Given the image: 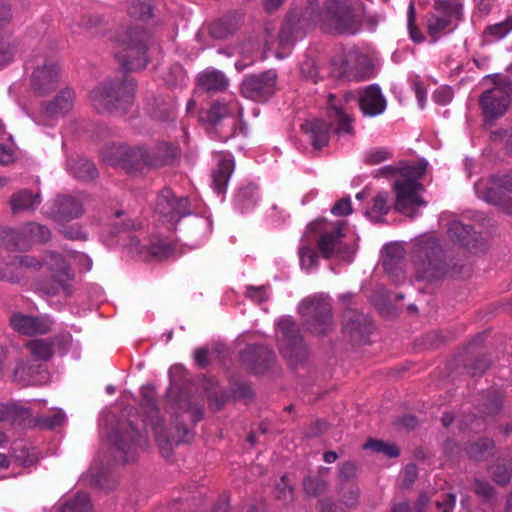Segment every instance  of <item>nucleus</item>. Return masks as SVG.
<instances>
[{
    "mask_svg": "<svg viewBox=\"0 0 512 512\" xmlns=\"http://www.w3.org/2000/svg\"><path fill=\"white\" fill-rule=\"evenodd\" d=\"M448 234L452 240L457 241L462 245H468L469 239L472 235V227L454 220L449 224Z\"/></svg>",
    "mask_w": 512,
    "mask_h": 512,
    "instance_id": "43",
    "label": "nucleus"
},
{
    "mask_svg": "<svg viewBox=\"0 0 512 512\" xmlns=\"http://www.w3.org/2000/svg\"><path fill=\"white\" fill-rule=\"evenodd\" d=\"M276 337L280 353L292 366L304 362L308 350L303 343L296 323L288 317H283L277 325Z\"/></svg>",
    "mask_w": 512,
    "mask_h": 512,
    "instance_id": "9",
    "label": "nucleus"
},
{
    "mask_svg": "<svg viewBox=\"0 0 512 512\" xmlns=\"http://www.w3.org/2000/svg\"><path fill=\"white\" fill-rule=\"evenodd\" d=\"M234 27L225 19H220L211 24L209 32L213 38L224 39L232 34Z\"/></svg>",
    "mask_w": 512,
    "mask_h": 512,
    "instance_id": "54",
    "label": "nucleus"
},
{
    "mask_svg": "<svg viewBox=\"0 0 512 512\" xmlns=\"http://www.w3.org/2000/svg\"><path fill=\"white\" fill-rule=\"evenodd\" d=\"M19 240L26 243L45 242L50 238V231L47 227L31 222L21 227L18 233Z\"/></svg>",
    "mask_w": 512,
    "mask_h": 512,
    "instance_id": "32",
    "label": "nucleus"
},
{
    "mask_svg": "<svg viewBox=\"0 0 512 512\" xmlns=\"http://www.w3.org/2000/svg\"><path fill=\"white\" fill-rule=\"evenodd\" d=\"M318 24L325 26V6L321 7L317 0H308L302 11L291 12L287 16L279 33L280 47L290 49L298 38Z\"/></svg>",
    "mask_w": 512,
    "mask_h": 512,
    "instance_id": "4",
    "label": "nucleus"
},
{
    "mask_svg": "<svg viewBox=\"0 0 512 512\" xmlns=\"http://www.w3.org/2000/svg\"><path fill=\"white\" fill-rule=\"evenodd\" d=\"M42 265L41 261L31 255H20L14 257V259L6 265L4 269L0 271V279L16 282L20 279L19 273H13L14 269L26 268V269H38Z\"/></svg>",
    "mask_w": 512,
    "mask_h": 512,
    "instance_id": "28",
    "label": "nucleus"
},
{
    "mask_svg": "<svg viewBox=\"0 0 512 512\" xmlns=\"http://www.w3.org/2000/svg\"><path fill=\"white\" fill-rule=\"evenodd\" d=\"M300 71L305 78L312 80L314 83L317 82L318 70L311 60L304 61L300 66Z\"/></svg>",
    "mask_w": 512,
    "mask_h": 512,
    "instance_id": "64",
    "label": "nucleus"
},
{
    "mask_svg": "<svg viewBox=\"0 0 512 512\" xmlns=\"http://www.w3.org/2000/svg\"><path fill=\"white\" fill-rule=\"evenodd\" d=\"M10 325L13 330L22 335L35 336L48 333L53 321L47 315L31 316L17 312L10 316Z\"/></svg>",
    "mask_w": 512,
    "mask_h": 512,
    "instance_id": "20",
    "label": "nucleus"
},
{
    "mask_svg": "<svg viewBox=\"0 0 512 512\" xmlns=\"http://www.w3.org/2000/svg\"><path fill=\"white\" fill-rule=\"evenodd\" d=\"M148 35L140 29L129 30L120 41L116 58L126 71L144 69L148 63Z\"/></svg>",
    "mask_w": 512,
    "mask_h": 512,
    "instance_id": "7",
    "label": "nucleus"
},
{
    "mask_svg": "<svg viewBox=\"0 0 512 512\" xmlns=\"http://www.w3.org/2000/svg\"><path fill=\"white\" fill-rule=\"evenodd\" d=\"M109 438L116 449L115 458L124 463L134 461L148 444L146 435L129 421L121 422Z\"/></svg>",
    "mask_w": 512,
    "mask_h": 512,
    "instance_id": "8",
    "label": "nucleus"
},
{
    "mask_svg": "<svg viewBox=\"0 0 512 512\" xmlns=\"http://www.w3.org/2000/svg\"><path fill=\"white\" fill-rule=\"evenodd\" d=\"M330 109L331 116H333L339 122V130L343 132H349L350 130V118L345 113L340 101L332 94L329 95L327 101Z\"/></svg>",
    "mask_w": 512,
    "mask_h": 512,
    "instance_id": "41",
    "label": "nucleus"
},
{
    "mask_svg": "<svg viewBox=\"0 0 512 512\" xmlns=\"http://www.w3.org/2000/svg\"><path fill=\"white\" fill-rule=\"evenodd\" d=\"M198 86L206 91H224L229 85L228 78L223 72L206 69L197 76Z\"/></svg>",
    "mask_w": 512,
    "mask_h": 512,
    "instance_id": "30",
    "label": "nucleus"
},
{
    "mask_svg": "<svg viewBox=\"0 0 512 512\" xmlns=\"http://www.w3.org/2000/svg\"><path fill=\"white\" fill-rule=\"evenodd\" d=\"M82 204L74 197L63 196L58 200L55 218L57 221H68L82 215Z\"/></svg>",
    "mask_w": 512,
    "mask_h": 512,
    "instance_id": "31",
    "label": "nucleus"
},
{
    "mask_svg": "<svg viewBox=\"0 0 512 512\" xmlns=\"http://www.w3.org/2000/svg\"><path fill=\"white\" fill-rule=\"evenodd\" d=\"M241 358L253 372L260 374L270 366L275 355L273 351L267 347L249 346L244 350Z\"/></svg>",
    "mask_w": 512,
    "mask_h": 512,
    "instance_id": "24",
    "label": "nucleus"
},
{
    "mask_svg": "<svg viewBox=\"0 0 512 512\" xmlns=\"http://www.w3.org/2000/svg\"><path fill=\"white\" fill-rule=\"evenodd\" d=\"M372 65L370 59L358 52H349L339 63L333 64L332 74L336 78L347 81H362L371 75Z\"/></svg>",
    "mask_w": 512,
    "mask_h": 512,
    "instance_id": "17",
    "label": "nucleus"
},
{
    "mask_svg": "<svg viewBox=\"0 0 512 512\" xmlns=\"http://www.w3.org/2000/svg\"><path fill=\"white\" fill-rule=\"evenodd\" d=\"M128 13L132 18L147 20L152 16V7L146 0H132Z\"/></svg>",
    "mask_w": 512,
    "mask_h": 512,
    "instance_id": "50",
    "label": "nucleus"
},
{
    "mask_svg": "<svg viewBox=\"0 0 512 512\" xmlns=\"http://www.w3.org/2000/svg\"><path fill=\"white\" fill-rule=\"evenodd\" d=\"M344 221L327 222L325 219L317 220L309 225V229L319 233L318 249L324 258L332 257L340 250L344 237Z\"/></svg>",
    "mask_w": 512,
    "mask_h": 512,
    "instance_id": "16",
    "label": "nucleus"
},
{
    "mask_svg": "<svg viewBox=\"0 0 512 512\" xmlns=\"http://www.w3.org/2000/svg\"><path fill=\"white\" fill-rule=\"evenodd\" d=\"M46 374L47 371L42 365L19 364L14 370V379L23 385H35L40 383L34 374Z\"/></svg>",
    "mask_w": 512,
    "mask_h": 512,
    "instance_id": "36",
    "label": "nucleus"
},
{
    "mask_svg": "<svg viewBox=\"0 0 512 512\" xmlns=\"http://www.w3.org/2000/svg\"><path fill=\"white\" fill-rule=\"evenodd\" d=\"M73 101L74 93L71 89L61 90L51 102L41 109L37 123L51 125L52 118L63 115L72 109Z\"/></svg>",
    "mask_w": 512,
    "mask_h": 512,
    "instance_id": "22",
    "label": "nucleus"
},
{
    "mask_svg": "<svg viewBox=\"0 0 512 512\" xmlns=\"http://www.w3.org/2000/svg\"><path fill=\"white\" fill-rule=\"evenodd\" d=\"M331 212L335 216H346L351 214L352 206L350 198H342L341 200L337 201L333 205Z\"/></svg>",
    "mask_w": 512,
    "mask_h": 512,
    "instance_id": "61",
    "label": "nucleus"
},
{
    "mask_svg": "<svg viewBox=\"0 0 512 512\" xmlns=\"http://www.w3.org/2000/svg\"><path fill=\"white\" fill-rule=\"evenodd\" d=\"M299 313L306 317L307 329L316 335L327 333L333 325L330 302L324 297H308L299 307Z\"/></svg>",
    "mask_w": 512,
    "mask_h": 512,
    "instance_id": "13",
    "label": "nucleus"
},
{
    "mask_svg": "<svg viewBox=\"0 0 512 512\" xmlns=\"http://www.w3.org/2000/svg\"><path fill=\"white\" fill-rule=\"evenodd\" d=\"M154 212L159 219L174 226L181 218L190 214L187 197H178L169 188L162 189L156 198Z\"/></svg>",
    "mask_w": 512,
    "mask_h": 512,
    "instance_id": "14",
    "label": "nucleus"
},
{
    "mask_svg": "<svg viewBox=\"0 0 512 512\" xmlns=\"http://www.w3.org/2000/svg\"><path fill=\"white\" fill-rule=\"evenodd\" d=\"M53 343L47 339H36L27 342L26 347L37 360L47 361L51 358Z\"/></svg>",
    "mask_w": 512,
    "mask_h": 512,
    "instance_id": "40",
    "label": "nucleus"
},
{
    "mask_svg": "<svg viewBox=\"0 0 512 512\" xmlns=\"http://www.w3.org/2000/svg\"><path fill=\"white\" fill-rule=\"evenodd\" d=\"M234 170V162L231 159H222L212 172L213 186L218 194L224 193L229 178Z\"/></svg>",
    "mask_w": 512,
    "mask_h": 512,
    "instance_id": "34",
    "label": "nucleus"
},
{
    "mask_svg": "<svg viewBox=\"0 0 512 512\" xmlns=\"http://www.w3.org/2000/svg\"><path fill=\"white\" fill-rule=\"evenodd\" d=\"M493 442L490 439H480L466 447L467 455L474 460H482L490 454Z\"/></svg>",
    "mask_w": 512,
    "mask_h": 512,
    "instance_id": "44",
    "label": "nucleus"
},
{
    "mask_svg": "<svg viewBox=\"0 0 512 512\" xmlns=\"http://www.w3.org/2000/svg\"><path fill=\"white\" fill-rule=\"evenodd\" d=\"M44 264L51 272V276L42 284L41 289L49 296H69L74 275L68 260L61 254L50 252L46 255Z\"/></svg>",
    "mask_w": 512,
    "mask_h": 512,
    "instance_id": "10",
    "label": "nucleus"
},
{
    "mask_svg": "<svg viewBox=\"0 0 512 512\" xmlns=\"http://www.w3.org/2000/svg\"><path fill=\"white\" fill-rule=\"evenodd\" d=\"M339 493L341 494L342 502L346 507L354 508L358 505L360 489L357 485H351L348 488L344 485V489H339Z\"/></svg>",
    "mask_w": 512,
    "mask_h": 512,
    "instance_id": "55",
    "label": "nucleus"
},
{
    "mask_svg": "<svg viewBox=\"0 0 512 512\" xmlns=\"http://www.w3.org/2000/svg\"><path fill=\"white\" fill-rule=\"evenodd\" d=\"M427 169V162L424 160L415 163H401L399 166V178L394 182L396 192L395 210L410 218L418 215V208L425 206L426 202L421 198L419 192L424 189L418 182Z\"/></svg>",
    "mask_w": 512,
    "mask_h": 512,
    "instance_id": "2",
    "label": "nucleus"
},
{
    "mask_svg": "<svg viewBox=\"0 0 512 512\" xmlns=\"http://www.w3.org/2000/svg\"><path fill=\"white\" fill-rule=\"evenodd\" d=\"M246 295L257 303L265 302L268 299V294L265 286H249Z\"/></svg>",
    "mask_w": 512,
    "mask_h": 512,
    "instance_id": "62",
    "label": "nucleus"
},
{
    "mask_svg": "<svg viewBox=\"0 0 512 512\" xmlns=\"http://www.w3.org/2000/svg\"><path fill=\"white\" fill-rule=\"evenodd\" d=\"M99 19L92 16H83L79 20L69 24V29L73 34H84L90 32L93 27L98 25Z\"/></svg>",
    "mask_w": 512,
    "mask_h": 512,
    "instance_id": "52",
    "label": "nucleus"
},
{
    "mask_svg": "<svg viewBox=\"0 0 512 512\" xmlns=\"http://www.w3.org/2000/svg\"><path fill=\"white\" fill-rule=\"evenodd\" d=\"M512 30V16L505 21L486 27L484 36L487 41H497L505 37Z\"/></svg>",
    "mask_w": 512,
    "mask_h": 512,
    "instance_id": "45",
    "label": "nucleus"
},
{
    "mask_svg": "<svg viewBox=\"0 0 512 512\" xmlns=\"http://www.w3.org/2000/svg\"><path fill=\"white\" fill-rule=\"evenodd\" d=\"M299 258L303 268L311 269L317 265L318 256L314 249L303 246L299 249Z\"/></svg>",
    "mask_w": 512,
    "mask_h": 512,
    "instance_id": "57",
    "label": "nucleus"
},
{
    "mask_svg": "<svg viewBox=\"0 0 512 512\" xmlns=\"http://www.w3.org/2000/svg\"><path fill=\"white\" fill-rule=\"evenodd\" d=\"M357 473L358 467L354 462L346 461L341 463L338 469V489L343 490L344 485H346L348 482L355 480L357 478Z\"/></svg>",
    "mask_w": 512,
    "mask_h": 512,
    "instance_id": "48",
    "label": "nucleus"
},
{
    "mask_svg": "<svg viewBox=\"0 0 512 512\" xmlns=\"http://www.w3.org/2000/svg\"><path fill=\"white\" fill-rule=\"evenodd\" d=\"M59 80L57 61L52 57L43 58L31 74V88L38 95H46L56 89Z\"/></svg>",
    "mask_w": 512,
    "mask_h": 512,
    "instance_id": "18",
    "label": "nucleus"
},
{
    "mask_svg": "<svg viewBox=\"0 0 512 512\" xmlns=\"http://www.w3.org/2000/svg\"><path fill=\"white\" fill-rule=\"evenodd\" d=\"M16 53L15 46L7 38L0 39V69L8 65Z\"/></svg>",
    "mask_w": 512,
    "mask_h": 512,
    "instance_id": "56",
    "label": "nucleus"
},
{
    "mask_svg": "<svg viewBox=\"0 0 512 512\" xmlns=\"http://www.w3.org/2000/svg\"><path fill=\"white\" fill-rule=\"evenodd\" d=\"M176 250V246L173 242L154 239L149 240V247L147 249V260L150 258H157L159 260L168 259L173 256Z\"/></svg>",
    "mask_w": 512,
    "mask_h": 512,
    "instance_id": "37",
    "label": "nucleus"
},
{
    "mask_svg": "<svg viewBox=\"0 0 512 512\" xmlns=\"http://www.w3.org/2000/svg\"><path fill=\"white\" fill-rule=\"evenodd\" d=\"M135 82L125 76L122 80L105 82L90 92V101L99 112H125L133 104Z\"/></svg>",
    "mask_w": 512,
    "mask_h": 512,
    "instance_id": "3",
    "label": "nucleus"
},
{
    "mask_svg": "<svg viewBox=\"0 0 512 512\" xmlns=\"http://www.w3.org/2000/svg\"><path fill=\"white\" fill-rule=\"evenodd\" d=\"M111 226L113 235L127 233L123 238V245L130 255L140 260H147L149 240L141 239L137 234L131 233V231H136L142 227L140 221L127 217L123 211H116Z\"/></svg>",
    "mask_w": 512,
    "mask_h": 512,
    "instance_id": "12",
    "label": "nucleus"
},
{
    "mask_svg": "<svg viewBox=\"0 0 512 512\" xmlns=\"http://www.w3.org/2000/svg\"><path fill=\"white\" fill-rule=\"evenodd\" d=\"M164 80L169 87L183 86L186 82V73L182 66L173 65L164 76Z\"/></svg>",
    "mask_w": 512,
    "mask_h": 512,
    "instance_id": "53",
    "label": "nucleus"
},
{
    "mask_svg": "<svg viewBox=\"0 0 512 512\" xmlns=\"http://www.w3.org/2000/svg\"><path fill=\"white\" fill-rule=\"evenodd\" d=\"M277 75L268 70L261 74L247 76L241 84L242 94L251 100L260 101L270 97L276 89Z\"/></svg>",
    "mask_w": 512,
    "mask_h": 512,
    "instance_id": "19",
    "label": "nucleus"
},
{
    "mask_svg": "<svg viewBox=\"0 0 512 512\" xmlns=\"http://www.w3.org/2000/svg\"><path fill=\"white\" fill-rule=\"evenodd\" d=\"M460 15V5L457 0H435L434 11L427 16V31L435 40L446 31Z\"/></svg>",
    "mask_w": 512,
    "mask_h": 512,
    "instance_id": "15",
    "label": "nucleus"
},
{
    "mask_svg": "<svg viewBox=\"0 0 512 512\" xmlns=\"http://www.w3.org/2000/svg\"><path fill=\"white\" fill-rule=\"evenodd\" d=\"M328 487V482L317 476H308L303 480V489L308 496L322 495L328 490Z\"/></svg>",
    "mask_w": 512,
    "mask_h": 512,
    "instance_id": "46",
    "label": "nucleus"
},
{
    "mask_svg": "<svg viewBox=\"0 0 512 512\" xmlns=\"http://www.w3.org/2000/svg\"><path fill=\"white\" fill-rule=\"evenodd\" d=\"M10 207L13 214L34 211L41 203L40 194H33L27 189L15 192L10 198Z\"/></svg>",
    "mask_w": 512,
    "mask_h": 512,
    "instance_id": "29",
    "label": "nucleus"
},
{
    "mask_svg": "<svg viewBox=\"0 0 512 512\" xmlns=\"http://www.w3.org/2000/svg\"><path fill=\"white\" fill-rule=\"evenodd\" d=\"M415 7L413 3H410L408 8V30L410 33V37L414 42L423 41L424 37L421 31L415 26Z\"/></svg>",
    "mask_w": 512,
    "mask_h": 512,
    "instance_id": "59",
    "label": "nucleus"
},
{
    "mask_svg": "<svg viewBox=\"0 0 512 512\" xmlns=\"http://www.w3.org/2000/svg\"><path fill=\"white\" fill-rule=\"evenodd\" d=\"M66 421V415L61 409H56L52 412L51 416L43 417L40 424L47 428H55L61 426Z\"/></svg>",
    "mask_w": 512,
    "mask_h": 512,
    "instance_id": "58",
    "label": "nucleus"
},
{
    "mask_svg": "<svg viewBox=\"0 0 512 512\" xmlns=\"http://www.w3.org/2000/svg\"><path fill=\"white\" fill-rule=\"evenodd\" d=\"M68 166L72 174L81 180H92L98 175L94 164L85 158L72 160L68 163Z\"/></svg>",
    "mask_w": 512,
    "mask_h": 512,
    "instance_id": "38",
    "label": "nucleus"
},
{
    "mask_svg": "<svg viewBox=\"0 0 512 512\" xmlns=\"http://www.w3.org/2000/svg\"><path fill=\"white\" fill-rule=\"evenodd\" d=\"M404 255V249L398 243H391L385 246L382 256V265L385 272L400 279L403 276L402 261Z\"/></svg>",
    "mask_w": 512,
    "mask_h": 512,
    "instance_id": "26",
    "label": "nucleus"
},
{
    "mask_svg": "<svg viewBox=\"0 0 512 512\" xmlns=\"http://www.w3.org/2000/svg\"><path fill=\"white\" fill-rule=\"evenodd\" d=\"M486 181L490 187H495V191L502 192L504 195L512 194V171L506 174L492 175L489 179H481Z\"/></svg>",
    "mask_w": 512,
    "mask_h": 512,
    "instance_id": "47",
    "label": "nucleus"
},
{
    "mask_svg": "<svg viewBox=\"0 0 512 512\" xmlns=\"http://www.w3.org/2000/svg\"><path fill=\"white\" fill-rule=\"evenodd\" d=\"M491 475L496 483L506 485L510 482L512 467L508 462L497 463L491 468Z\"/></svg>",
    "mask_w": 512,
    "mask_h": 512,
    "instance_id": "51",
    "label": "nucleus"
},
{
    "mask_svg": "<svg viewBox=\"0 0 512 512\" xmlns=\"http://www.w3.org/2000/svg\"><path fill=\"white\" fill-rule=\"evenodd\" d=\"M492 86L485 89L479 97V106L486 120L502 117L508 110L512 99V83L508 77L493 74L484 78V84Z\"/></svg>",
    "mask_w": 512,
    "mask_h": 512,
    "instance_id": "5",
    "label": "nucleus"
},
{
    "mask_svg": "<svg viewBox=\"0 0 512 512\" xmlns=\"http://www.w3.org/2000/svg\"><path fill=\"white\" fill-rule=\"evenodd\" d=\"M364 448L384 454L388 457H397L399 455V449L395 444L382 440L369 439L364 445Z\"/></svg>",
    "mask_w": 512,
    "mask_h": 512,
    "instance_id": "49",
    "label": "nucleus"
},
{
    "mask_svg": "<svg viewBox=\"0 0 512 512\" xmlns=\"http://www.w3.org/2000/svg\"><path fill=\"white\" fill-rule=\"evenodd\" d=\"M61 233L65 238L70 240H85L86 234L81 230L80 227L77 226H63L61 228Z\"/></svg>",
    "mask_w": 512,
    "mask_h": 512,
    "instance_id": "63",
    "label": "nucleus"
},
{
    "mask_svg": "<svg viewBox=\"0 0 512 512\" xmlns=\"http://www.w3.org/2000/svg\"><path fill=\"white\" fill-rule=\"evenodd\" d=\"M414 265L418 280L435 281L447 273L442 250L436 245H418L414 252Z\"/></svg>",
    "mask_w": 512,
    "mask_h": 512,
    "instance_id": "11",
    "label": "nucleus"
},
{
    "mask_svg": "<svg viewBox=\"0 0 512 512\" xmlns=\"http://www.w3.org/2000/svg\"><path fill=\"white\" fill-rule=\"evenodd\" d=\"M141 393L143 396L142 405L145 407L148 414L146 426L152 428L161 453L168 457L172 451L173 445L189 442L192 439L193 433L186 425V422L195 424L200 421L203 416L202 407L192 402L181 404V411L175 418V434L169 437L162 425L159 411L155 405L154 389L152 387H143Z\"/></svg>",
    "mask_w": 512,
    "mask_h": 512,
    "instance_id": "1",
    "label": "nucleus"
},
{
    "mask_svg": "<svg viewBox=\"0 0 512 512\" xmlns=\"http://www.w3.org/2000/svg\"><path fill=\"white\" fill-rule=\"evenodd\" d=\"M276 496L284 503H290L293 501V488L285 482V477L281 479V483L276 487Z\"/></svg>",
    "mask_w": 512,
    "mask_h": 512,
    "instance_id": "60",
    "label": "nucleus"
},
{
    "mask_svg": "<svg viewBox=\"0 0 512 512\" xmlns=\"http://www.w3.org/2000/svg\"><path fill=\"white\" fill-rule=\"evenodd\" d=\"M233 111V107L227 103L216 101L211 108L206 111L204 116H201V120L208 122L212 126H217L223 119L230 116Z\"/></svg>",
    "mask_w": 512,
    "mask_h": 512,
    "instance_id": "39",
    "label": "nucleus"
},
{
    "mask_svg": "<svg viewBox=\"0 0 512 512\" xmlns=\"http://www.w3.org/2000/svg\"><path fill=\"white\" fill-rule=\"evenodd\" d=\"M364 9L361 2L330 0L325 4V26L339 34H354L360 28Z\"/></svg>",
    "mask_w": 512,
    "mask_h": 512,
    "instance_id": "6",
    "label": "nucleus"
},
{
    "mask_svg": "<svg viewBox=\"0 0 512 512\" xmlns=\"http://www.w3.org/2000/svg\"><path fill=\"white\" fill-rule=\"evenodd\" d=\"M90 499L86 493H77L68 499L60 508V512H90Z\"/></svg>",
    "mask_w": 512,
    "mask_h": 512,
    "instance_id": "42",
    "label": "nucleus"
},
{
    "mask_svg": "<svg viewBox=\"0 0 512 512\" xmlns=\"http://www.w3.org/2000/svg\"><path fill=\"white\" fill-rule=\"evenodd\" d=\"M301 129L315 149H321L328 144L330 126L323 120L306 121L301 125Z\"/></svg>",
    "mask_w": 512,
    "mask_h": 512,
    "instance_id": "27",
    "label": "nucleus"
},
{
    "mask_svg": "<svg viewBox=\"0 0 512 512\" xmlns=\"http://www.w3.org/2000/svg\"><path fill=\"white\" fill-rule=\"evenodd\" d=\"M475 192L482 200L489 204L499 206L503 212L512 215V197H508L502 192L495 191V187H490L488 182H476Z\"/></svg>",
    "mask_w": 512,
    "mask_h": 512,
    "instance_id": "25",
    "label": "nucleus"
},
{
    "mask_svg": "<svg viewBox=\"0 0 512 512\" xmlns=\"http://www.w3.org/2000/svg\"><path fill=\"white\" fill-rule=\"evenodd\" d=\"M386 106V99L379 86L370 85L360 93L359 107L365 116H378L385 111Z\"/></svg>",
    "mask_w": 512,
    "mask_h": 512,
    "instance_id": "23",
    "label": "nucleus"
},
{
    "mask_svg": "<svg viewBox=\"0 0 512 512\" xmlns=\"http://www.w3.org/2000/svg\"><path fill=\"white\" fill-rule=\"evenodd\" d=\"M167 152L166 155L151 156V153L143 147L128 148L124 151V160L131 167L137 170H143L144 168L159 167L167 163L174 156L172 147L163 146Z\"/></svg>",
    "mask_w": 512,
    "mask_h": 512,
    "instance_id": "21",
    "label": "nucleus"
},
{
    "mask_svg": "<svg viewBox=\"0 0 512 512\" xmlns=\"http://www.w3.org/2000/svg\"><path fill=\"white\" fill-rule=\"evenodd\" d=\"M389 211V193L381 191L372 198L371 206L367 209L366 215L375 222H381L383 216Z\"/></svg>",
    "mask_w": 512,
    "mask_h": 512,
    "instance_id": "35",
    "label": "nucleus"
},
{
    "mask_svg": "<svg viewBox=\"0 0 512 512\" xmlns=\"http://www.w3.org/2000/svg\"><path fill=\"white\" fill-rule=\"evenodd\" d=\"M31 416L30 410L18 403L0 404V422L20 423Z\"/></svg>",
    "mask_w": 512,
    "mask_h": 512,
    "instance_id": "33",
    "label": "nucleus"
}]
</instances>
